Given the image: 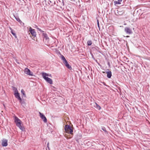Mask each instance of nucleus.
<instances>
[{"label": "nucleus", "instance_id": "nucleus-23", "mask_svg": "<svg viewBox=\"0 0 150 150\" xmlns=\"http://www.w3.org/2000/svg\"><path fill=\"white\" fill-rule=\"evenodd\" d=\"M97 25L98 27L100 28V25H99V20L98 19L97 20Z\"/></svg>", "mask_w": 150, "mask_h": 150}, {"label": "nucleus", "instance_id": "nucleus-13", "mask_svg": "<svg viewBox=\"0 0 150 150\" xmlns=\"http://www.w3.org/2000/svg\"><path fill=\"white\" fill-rule=\"evenodd\" d=\"M42 36L44 38H45L46 40L49 39V38L46 33L43 32L42 34Z\"/></svg>", "mask_w": 150, "mask_h": 150}, {"label": "nucleus", "instance_id": "nucleus-11", "mask_svg": "<svg viewBox=\"0 0 150 150\" xmlns=\"http://www.w3.org/2000/svg\"><path fill=\"white\" fill-rule=\"evenodd\" d=\"M106 73L107 74V76L108 78H110L112 76V72L111 71H107Z\"/></svg>", "mask_w": 150, "mask_h": 150}, {"label": "nucleus", "instance_id": "nucleus-3", "mask_svg": "<svg viewBox=\"0 0 150 150\" xmlns=\"http://www.w3.org/2000/svg\"><path fill=\"white\" fill-rule=\"evenodd\" d=\"M64 129L66 133L71 134H73V129L71 128L70 125H66L65 126Z\"/></svg>", "mask_w": 150, "mask_h": 150}, {"label": "nucleus", "instance_id": "nucleus-10", "mask_svg": "<svg viewBox=\"0 0 150 150\" xmlns=\"http://www.w3.org/2000/svg\"><path fill=\"white\" fill-rule=\"evenodd\" d=\"M14 95L15 97L19 100H21V97L20 96L19 93L18 92V91L15 93Z\"/></svg>", "mask_w": 150, "mask_h": 150}, {"label": "nucleus", "instance_id": "nucleus-30", "mask_svg": "<svg viewBox=\"0 0 150 150\" xmlns=\"http://www.w3.org/2000/svg\"><path fill=\"white\" fill-rule=\"evenodd\" d=\"M47 147L49 150H50V148L49 146H47Z\"/></svg>", "mask_w": 150, "mask_h": 150}, {"label": "nucleus", "instance_id": "nucleus-28", "mask_svg": "<svg viewBox=\"0 0 150 150\" xmlns=\"http://www.w3.org/2000/svg\"><path fill=\"white\" fill-rule=\"evenodd\" d=\"M47 74L48 75V76H49L50 77H52L51 75L50 74Z\"/></svg>", "mask_w": 150, "mask_h": 150}, {"label": "nucleus", "instance_id": "nucleus-17", "mask_svg": "<svg viewBox=\"0 0 150 150\" xmlns=\"http://www.w3.org/2000/svg\"><path fill=\"white\" fill-rule=\"evenodd\" d=\"M60 57L61 58V59L63 61V62H65L67 61L64 56L62 55Z\"/></svg>", "mask_w": 150, "mask_h": 150}, {"label": "nucleus", "instance_id": "nucleus-12", "mask_svg": "<svg viewBox=\"0 0 150 150\" xmlns=\"http://www.w3.org/2000/svg\"><path fill=\"white\" fill-rule=\"evenodd\" d=\"M19 102L21 103V105L23 106L24 107L25 106V103L24 100H22V99L21 98V100H19Z\"/></svg>", "mask_w": 150, "mask_h": 150}, {"label": "nucleus", "instance_id": "nucleus-14", "mask_svg": "<svg viewBox=\"0 0 150 150\" xmlns=\"http://www.w3.org/2000/svg\"><path fill=\"white\" fill-rule=\"evenodd\" d=\"M9 28L10 30H11V33L15 37V38H17V36H16V33L14 32L13 30L12 29L11 27H9Z\"/></svg>", "mask_w": 150, "mask_h": 150}, {"label": "nucleus", "instance_id": "nucleus-8", "mask_svg": "<svg viewBox=\"0 0 150 150\" xmlns=\"http://www.w3.org/2000/svg\"><path fill=\"white\" fill-rule=\"evenodd\" d=\"M1 144L3 146H6L8 145L7 140L6 139H4L2 141Z\"/></svg>", "mask_w": 150, "mask_h": 150}, {"label": "nucleus", "instance_id": "nucleus-27", "mask_svg": "<svg viewBox=\"0 0 150 150\" xmlns=\"http://www.w3.org/2000/svg\"><path fill=\"white\" fill-rule=\"evenodd\" d=\"M92 57V58L93 59H95V58H94V56L92 54H91Z\"/></svg>", "mask_w": 150, "mask_h": 150}, {"label": "nucleus", "instance_id": "nucleus-29", "mask_svg": "<svg viewBox=\"0 0 150 150\" xmlns=\"http://www.w3.org/2000/svg\"><path fill=\"white\" fill-rule=\"evenodd\" d=\"M118 1L121 3V2L122 1V0H117Z\"/></svg>", "mask_w": 150, "mask_h": 150}, {"label": "nucleus", "instance_id": "nucleus-26", "mask_svg": "<svg viewBox=\"0 0 150 150\" xmlns=\"http://www.w3.org/2000/svg\"><path fill=\"white\" fill-rule=\"evenodd\" d=\"M58 52V54H59L60 55V56L61 55H62V54H61V53H60V52L59 51H58V52Z\"/></svg>", "mask_w": 150, "mask_h": 150}, {"label": "nucleus", "instance_id": "nucleus-6", "mask_svg": "<svg viewBox=\"0 0 150 150\" xmlns=\"http://www.w3.org/2000/svg\"><path fill=\"white\" fill-rule=\"evenodd\" d=\"M24 72L26 74L31 76H33V73L31 72L30 70L27 68L25 69Z\"/></svg>", "mask_w": 150, "mask_h": 150}, {"label": "nucleus", "instance_id": "nucleus-20", "mask_svg": "<svg viewBox=\"0 0 150 150\" xmlns=\"http://www.w3.org/2000/svg\"><path fill=\"white\" fill-rule=\"evenodd\" d=\"M87 45L88 46H90L92 44V42L91 40H88L87 42Z\"/></svg>", "mask_w": 150, "mask_h": 150}, {"label": "nucleus", "instance_id": "nucleus-31", "mask_svg": "<svg viewBox=\"0 0 150 150\" xmlns=\"http://www.w3.org/2000/svg\"><path fill=\"white\" fill-rule=\"evenodd\" d=\"M49 143L48 142L47 144V146H49Z\"/></svg>", "mask_w": 150, "mask_h": 150}, {"label": "nucleus", "instance_id": "nucleus-1", "mask_svg": "<svg viewBox=\"0 0 150 150\" xmlns=\"http://www.w3.org/2000/svg\"><path fill=\"white\" fill-rule=\"evenodd\" d=\"M15 122L16 123V125L19 127L20 129L22 131H24V128L21 125V124L22 123L21 121L17 117H15Z\"/></svg>", "mask_w": 150, "mask_h": 150}, {"label": "nucleus", "instance_id": "nucleus-5", "mask_svg": "<svg viewBox=\"0 0 150 150\" xmlns=\"http://www.w3.org/2000/svg\"><path fill=\"white\" fill-rule=\"evenodd\" d=\"M39 114L40 118L43 120L44 122L45 123L47 122V119L45 115L40 112H39Z\"/></svg>", "mask_w": 150, "mask_h": 150}, {"label": "nucleus", "instance_id": "nucleus-16", "mask_svg": "<svg viewBox=\"0 0 150 150\" xmlns=\"http://www.w3.org/2000/svg\"><path fill=\"white\" fill-rule=\"evenodd\" d=\"M21 94H23V96H24L25 97H26V95L25 94V92L23 89L21 90Z\"/></svg>", "mask_w": 150, "mask_h": 150}, {"label": "nucleus", "instance_id": "nucleus-18", "mask_svg": "<svg viewBox=\"0 0 150 150\" xmlns=\"http://www.w3.org/2000/svg\"><path fill=\"white\" fill-rule=\"evenodd\" d=\"M96 104V108L98 110H100L101 109V108L100 105H99L97 103H95Z\"/></svg>", "mask_w": 150, "mask_h": 150}, {"label": "nucleus", "instance_id": "nucleus-33", "mask_svg": "<svg viewBox=\"0 0 150 150\" xmlns=\"http://www.w3.org/2000/svg\"><path fill=\"white\" fill-rule=\"evenodd\" d=\"M50 3H51V1H50Z\"/></svg>", "mask_w": 150, "mask_h": 150}, {"label": "nucleus", "instance_id": "nucleus-25", "mask_svg": "<svg viewBox=\"0 0 150 150\" xmlns=\"http://www.w3.org/2000/svg\"><path fill=\"white\" fill-rule=\"evenodd\" d=\"M102 83L103 84V85H104V86H108L107 85L106 83H105L104 82H102Z\"/></svg>", "mask_w": 150, "mask_h": 150}, {"label": "nucleus", "instance_id": "nucleus-22", "mask_svg": "<svg viewBox=\"0 0 150 150\" xmlns=\"http://www.w3.org/2000/svg\"><path fill=\"white\" fill-rule=\"evenodd\" d=\"M37 29L38 30L40 31L41 32V33H42L44 32V31L43 30H42L41 29L39 28H37Z\"/></svg>", "mask_w": 150, "mask_h": 150}, {"label": "nucleus", "instance_id": "nucleus-21", "mask_svg": "<svg viewBox=\"0 0 150 150\" xmlns=\"http://www.w3.org/2000/svg\"><path fill=\"white\" fill-rule=\"evenodd\" d=\"M16 21H18V22L21 23V22H22L20 20V18L18 17V18H15Z\"/></svg>", "mask_w": 150, "mask_h": 150}, {"label": "nucleus", "instance_id": "nucleus-34", "mask_svg": "<svg viewBox=\"0 0 150 150\" xmlns=\"http://www.w3.org/2000/svg\"><path fill=\"white\" fill-rule=\"evenodd\" d=\"M49 4H50L49 2Z\"/></svg>", "mask_w": 150, "mask_h": 150}, {"label": "nucleus", "instance_id": "nucleus-24", "mask_svg": "<svg viewBox=\"0 0 150 150\" xmlns=\"http://www.w3.org/2000/svg\"><path fill=\"white\" fill-rule=\"evenodd\" d=\"M13 90L15 91V93L18 91V90L15 87H13Z\"/></svg>", "mask_w": 150, "mask_h": 150}, {"label": "nucleus", "instance_id": "nucleus-19", "mask_svg": "<svg viewBox=\"0 0 150 150\" xmlns=\"http://www.w3.org/2000/svg\"><path fill=\"white\" fill-rule=\"evenodd\" d=\"M114 3L115 5H116L120 4L121 3L118 2V1H114Z\"/></svg>", "mask_w": 150, "mask_h": 150}, {"label": "nucleus", "instance_id": "nucleus-35", "mask_svg": "<svg viewBox=\"0 0 150 150\" xmlns=\"http://www.w3.org/2000/svg\"><path fill=\"white\" fill-rule=\"evenodd\" d=\"M107 70L108 71L109 70V69H108Z\"/></svg>", "mask_w": 150, "mask_h": 150}, {"label": "nucleus", "instance_id": "nucleus-15", "mask_svg": "<svg viewBox=\"0 0 150 150\" xmlns=\"http://www.w3.org/2000/svg\"><path fill=\"white\" fill-rule=\"evenodd\" d=\"M101 129L102 130L105 132V134H108V132L107 131V130L106 129V128L105 127L103 126H102L101 127Z\"/></svg>", "mask_w": 150, "mask_h": 150}, {"label": "nucleus", "instance_id": "nucleus-9", "mask_svg": "<svg viewBox=\"0 0 150 150\" xmlns=\"http://www.w3.org/2000/svg\"><path fill=\"white\" fill-rule=\"evenodd\" d=\"M64 63V64L66 67L70 70L72 69V67L68 63L67 61L65 62H63Z\"/></svg>", "mask_w": 150, "mask_h": 150}, {"label": "nucleus", "instance_id": "nucleus-7", "mask_svg": "<svg viewBox=\"0 0 150 150\" xmlns=\"http://www.w3.org/2000/svg\"><path fill=\"white\" fill-rule=\"evenodd\" d=\"M125 31L127 34H131L132 33V32L131 29L128 27H126L125 28Z\"/></svg>", "mask_w": 150, "mask_h": 150}, {"label": "nucleus", "instance_id": "nucleus-32", "mask_svg": "<svg viewBox=\"0 0 150 150\" xmlns=\"http://www.w3.org/2000/svg\"><path fill=\"white\" fill-rule=\"evenodd\" d=\"M129 36H126L128 38V37H129Z\"/></svg>", "mask_w": 150, "mask_h": 150}, {"label": "nucleus", "instance_id": "nucleus-4", "mask_svg": "<svg viewBox=\"0 0 150 150\" xmlns=\"http://www.w3.org/2000/svg\"><path fill=\"white\" fill-rule=\"evenodd\" d=\"M29 31L33 36L34 37L36 36V33L35 29H33L31 27H30L29 28Z\"/></svg>", "mask_w": 150, "mask_h": 150}, {"label": "nucleus", "instance_id": "nucleus-2", "mask_svg": "<svg viewBox=\"0 0 150 150\" xmlns=\"http://www.w3.org/2000/svg\"><path fill=\"white\" fill-rule=\"evenodd\" d=\"M48 75L47 73H42V76L43 78L48 83L50 84L52 83V81L51 79L48 77Z\"/></svg>", "mask_w": 150, "mask_h": 150}]
</instances>
